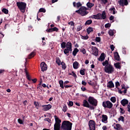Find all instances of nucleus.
I'll use <instances>...</instances> for the list:
<instances>
[{"label": "nucleus", "mask_w": 130, "mask_h": 130, "mask_svg": "<svg viewBox=\"0 0 130 130\" xmlns=\"http://www.w3.org/2000/svg\"><path fill=\"white\" fill-rule=\"evenodd\" d=\"M107 87L108 88H114V84L113 83V82L112 81H110L108 83Z\"/></svg>", "instance_id": "nucleus-21"}, {"label": "nucleus", "mask_w": 130, "mask_h": 130, "mask_svg": "<svg viewBox=\"0 0 130 130\" xmlns=\"http://www.w3.org/2000/svg\"><path fill=\"white\" fill-rule=\"evenodd\" d=\"M23 104L24 106H26L27 104H28V101L25 100V101H23Z\"/></svg>", "instance_id": "nucleus-61"}, {"label": "nucleus", "mask_w": 130, "mask_h": 130, "mask_svg": "<svg viewBox=\"0 0 130 130\" xmlns=\"http://www.w3.org/2000/svg\"><path fill=\"white\" fill-rule=\"evenodd\" d=\"M109 34L110 36H113L114 35V32H113V30H110L109 31Z\"/></svg>", "instance_id": "nucleus-54"}, {"label": "nucleus", "mask_w": 130, "mask_h": 130, "mask_svg": "<svg viewBox=\"0 0 130 130\" xmlns=\"http://www.w3.org/2000/svg\"><path fill=\"white\" fill-rule=\"evenodd\" d=\"M120 113L121 114H124V113H125V111H124V109H123V108H120Z\"/></svg>", "instance_id": "nucleus-53"}, {"label": "nucleus", "mask_w": 130, "mask_h": 130, "mask_svg": "<svg viewBox=\"0 0 130 130\" xmlns=\"http://www.w3.org/2000/svg\"><path fill=\"white\" fill-rule=\"evenodd\" d=\"M73 7H74V8H80V7H82V4L81 2H78L77 3H76V2H73Z\"/></svg>", "instance_id": "nucleus-23"}, {"label": "nucleus", "mask_w": 130, "mask_h": 130, "mask_svg": "<svg viewBox=\"0 0 130 130\" xmlns=\"http://www.w3.org/2000/svg\"><path fill=\"white\" fill-rule=\"evenodd\" d=\"M121 104L122 105V106H125V105L128 104V101L125 99H124L121 101Z\"/></svg>", "instance_id": "nucleus-19"}, {"label": "nucleus", "mask_w": 130, "mask_h": 130, "mask_svg": "<svg viewBox=\"0 0 130 130\" xmlns=\"http://www.w3.org/2000/svg\"><path fill=\"white\" fill-rule=\"evenodd\" d=\"M88 102L89 103L90 105H92V106H97L98 105V101L93 96H89Z\"/></svg>", "instance_id": "nucleus-6"}, {"label": "nucleus", "mask_w": 130, "mask_h": 130, "mask_svg": "<svg viewBox=\"0 0 130 130\" xmlns=\"http://www.w3.org/2000/svg\"><path fill=\"white\" fill-rule=\"evenodd\" d=\"M46 10H45V9L43 8H42L39 9L38 14H39V13H46Z\"/></svg>", "instance_id": "nucleus-35"}, {"label": "nucleus", "mask_w": 130, "mask_h": 130, "mask_svg": "<svg viewBox=\"0 0 130 130\" xmlns=\"http://www.w3.org/2000/svg\"><path fill=\"white\" fill-rule=\"evenodd\" d=\"M119 86H120V83H119V82L117 81L115 82V87L117 89H118V90H119V88L118 87Z\"/></svg>", "instance_id": "nucleus-48"}, {"label": "nucleus", "mask_w": 130, "mask_h": 130, "mask_svg": "<svg viewBox=\"0 0 130 130\" xmlns=\"http://www.w3.org/2000/svg\"><path fill=\"white\" fill-rule=\"evenodd\" d=\"M42 72H45L47 70V64L45 62H42L40 64Z\"/></svg>", "instance_id": "nucleus-11"}, {"label": "nucleus", "mask_w": 130, "mask_h": 130, "mask_svg": "<svg viewBox=\"0 0 130 130\" xmlns=\"http://www.w3.org/2000/svg\"><path fill=\"white\" fill-rule=\"evenodd\" d=\"M92 20L90 19V20H88L86 21V22L85 23V25H91V24H92Z\"/></svg>", "instance_id": "nucleus-40"}, {"label": "nucleus", "mask_w": 130, "mask_h": 130, "mask_svg": "<svg viewBox=\"0 0 130 130\" xmlns=\"http://www.w3.org/2000/svg\"><path fill=\"white\" fill-rule=\"evenodd\" d=\"M102 106L105 109H106V108H108V109H111V108L113 107V104L109 101H105L103 102Z\"/></svg>", "instance_id": "nucleus-3"}, {"label": "nucleus", "mask_w": 130, "mask_h": 130, "mask_svg": "<svg viewBox=\"0 0 130 130\" xmlns=\"http://www.w3.org/2000/svg\"><path fill=\"white\" fill-rule=\"evenodd\" d=\"M85 72H86V69H81L80 71V74L81 75V76H84L85 75Z\"/></svg>", "instance_id": "nucleus-37"}, {"label": "nucleus", "mask_w": 130, "mask_h": 130, "mask_svg": "<svg viewBox=\"0 0 130 130\" xmlns=\"http://www.w3.org/2000/svg\"><path fill=\"white\" fill-rule=\"evenodd\" d=\"M70 76H73V77H74L75 79H77V74H76V73H75V72L72 71V73H69Z\"/></svg>", "instance_id": "nucleus-42"}, {"label": "nucleus", "mask_w": 130, "mask_h": 130, "mask_svg": "<svg viewBox=\"0 0 130 130\" xmlns=\"http://www.w3.org/2000/svg\"><path fill=\"white\" fill-rule=\"evenodd\" d=\"M61 61H60V59L59 58V57H56V63H57V64H58V66H60L61 64Z\"/></svg>", "instance_id": "nucleus-34"}, {"label": "nucleus", "mask_w": 130, "mask_h": 130, "mask_svg": "<svg viewBox=\"0 0 130 130\" xmlns=\"http://www.w3.org/2000/svg\"><path fill=\"white\" fill-rule=\"evenodd\" d=\"M86 6L87 7H88L89 9H91L92 7H94V4L91 3L90 2H88L86 4Z\"/></svg>", "instance_id": "nucleus-30"}, {"label": "nucleus", "mask_w": 130, "mask_h": 130, "mask_svg": "<svg viewBox=\"0 0 130 130\" xmlns=\"http://www.w3.org/2000/svg\"><path fill=\"white\" fill-rule=\"evenodd\" d=\"M67 47V43L64 42H63L61 43V48L62 49H64Z\"/></svg>", "instance_id": "nucleus-31"}, {"label": "nucleus", "mask_w": 130, "mask_h": 130, "mask_svg": "<svg viewBox=\"0 0 130 130\" xmlns=\"http://www.w3.org/2000/svg\"><path fill=\"white\" fill-rule=\"evenodd\" d=\"M52 29H53V32H54V31H55L56 32H57L58 31V28H57V27H54L52 28Z\"/></svg>", "instance_id": "nucleus-60"}, {"label": "nucleus", "mask_w": 130, "mask_h": 130, "mask_svg": "<svg viewBox=\"0 0 130 130\" xmlns=\"http://www.w3.org/2000/svg\"><path fill=\"white\" fill-rule=\"evenodd\" d=\"M61 65L62 66V70H66V69H67V64H66V63L64 62H61Z\"/></svg>", "instance_id": "nucleus-39"}, {"label": "nucleus", "mask_w": 130, "mask_h": 130, "mask_svg": "<svg viewBox=\"0 0 130 130\" xmlns=\"http://www.w3.org/2000/svg\"><path fill=\"white\" fill-rule=\"evenodd\" d=\"M95 41L96 42H100V41H101V38L96 37L95 38Z\"/></svg>", "instance_id": "nucleus-55"}, {"label": "nucleus", "mask_w": 130, "mask_h": 130, "mask_svg": "<svg viewBox=\"0 0 130 130\" xmlns=\"http://www.w3.org/2000/svg\"><path fill=\"white\" fill-rule=\"evenodd\" d=\"M86 32L88 34H90V32H93V28L91 27H88V28L86 29Z\"/></svg>", "instance_id": "nucleus-33"}, {"label": "nucleus", "mask_w": 130, "mask_h": 130, "mask_svg": "<svg viewBox=\"0 0 130 130\" xmlns=\"http://www.w3.org/2000/svg\"><path fill=\"white\" fill-rule=\"evenodd\" d=\"M17 121H18V123H19L20 124H24V122L23 121V120H22L21 119H18L17 120Z\"/></svg>", "instance_id": "nucleus-52"}, {"label": "nucleus", "mask_w": 130, "mask_h": 130, "mask_svg": "<svg viewBox=\"0 0 130 130\" xmlns=\"http://www.w3.org/2000/svg\"><path fill=\"white\" fill-rule=\"evenodd\" d=\"M59 84L60 88H62V89H63V88H64V86H63V81L60 80L59 81Z\"/></svg>", "instance_id": "nucleus-43"}, {"label": "nucleus", "mask_w": 130, "mask_h": 130, "mask_svg": "<svg viewBox=\"0 0 130 130\" xmlns=\"http://www.w3.org/2000/svg\"><path fill=\"white\" fill-rule=\"evenodd\" d=\"M69 106L72 107L73 106V105H74V103L73 102V101H69V103L68 104Z\"/></svg>", "instance_id": "nucleus-58"}, {"label": "nucleus", "mask_w": 130, "mask_h": 130, "mask_svg": "<svg viewBox=\"0 0 130 130\" xmlns=\"http://www.w3.org/2000/svg\"><path fill=\"white\" fill-rule=\"evenodd\" d=\"M114 66L116 69H118L119 70H120V69H121V66H120V63H119V62L115 63L114 64Z\"/></svg>", "instance_id": "nucleus-28"}, {"label": "nucleus", "mask_w": 130, "mask_h": 130, "mask_svg": "<svg viewBox=\"0 0 130 130\" xmlns=\"http://www.w3.org/2000/svg\"><path fill=\"white\" fill-rule=\"evenodd\" d=\"M25 73L26 76V78L28 81H32L34 84H35L36 82H37V79L35 78L34 79H31V77H30V75H29V74L28 73V71H27V70L25 69Z\"/></svg>", "instance_id": "nucleus-10"}, {"label": "nucleus", "mask_w": 130, "mask_h": 130, "mask_svg": "<svg viewBox=\"0 0 130 130\" xmlns=\"http://www.w3.org/2000/svg\"><path fill=\"white\" fill-rule=\"evenodd\" d=\"M62 110L63 111V112H67L68 111V107H67V105L64 104L63 105Z\"/></svg>", "instance_id": "nucleus-41"}, {"label": "nucleus", "mask_w": 130, "mask_h": 130, "mask_svg": "<svg viewBox=\"0 0 130 130\" xmlns=\"http://www.w3.org/2000/svg\"><path fill=\"white\" fill-rule=\"evenodd\" d=\"M114 48H115V47L113 45H110V49L112 50V51H113L114 50Z\"/></svg>", "instance_id": "nucleus-57"}, {"label": "nucleus", "mask_w": 130, "mask_h": 130, "mask_svg": "<svg viewBox=\"0 0 130 130\" xmlns=\"http://www.w3.org/2000/svg\"><path fill=\"white\" fill-rule=\"evenodd\" d=\"M73 87V85H67L66 84H64V87L65 88H72Z\"/></svg>", "instance_id": "nucleus-62"}, {"label": "nucleus", "mask_w": 130, "mask_h": 130, "mask_svg": "<svg viewBox=\"0 0 130 130\" xmlns=\"http://www.w3.org/2000/svg\"><path fill=\"white\" fill-rule=\"evenodd\" d=\"M101 3L102 4L106 5L108 3V0H101Z\"/></svg>", "instance_id": "nucleus-50"}, {"label": "nucleus", "mask_w": 130, "mask_h": 130, "mask_svg": "<svg viewBox=\"0 0 130 130\" xmlns=\"http://www.w3.org/2000/svg\"><path fill=\"white\" fill-rule=\"evenodd\" d=\"M42 107L44 111H48L50 109H51L52 106L50 104L42 105Z\"/></svg>", "instance_id": "nucleus-12"}, {"label": "nucleus", "mask_w": 130, "mask_h": 130, "mask_svg": "<svg viewBox=\"0 0 130 130\" xmlns=\"http://www.w3.org/2000/svg\"><path fill=\"white\" fill-rule=\"evenodd\" d=\"M88 125L90 130H96V126H95V121L93 120H89Z\"/></svg>", "instance_id": "nucleus-8"}, {"label": "nucleus", "mask_w": 130, "mask_h": 130, "mask_svg": "<svg viewBox=\"0 0 130 130\" xmlns=\"http://www.w3.org/2000/svg\"><path fill=\"white\" fill-rule=\"evenodd\" d=\"M88 102V101L86 100H84L83 101V105L82 106L84 107H87V108H90V104Z\"/></svg>", "instance_id": "nucleus-15"}, {"label": "nucleus", "mask_w": 130, "mask_h": 130, "mask_svg": "<svg viewBox=\"0 0 130 130\" xmlns=\"http://www.w3.org/2000/svg\"><path fill=\"white\" fill-rule=\"evenodd\" d=\"M114 128L116 130H122V127L120 124H116V126L114 127Z\"/></svg>", "instance_id": "nucleus-24"}, {"label": "nucleus", "mask_w": 130, "mask_h": 130, "mask_svg": "<svg viewBox=\"0 0 130 130\" xmlns=\"http://www.w3.org/2000/svg\"><path fill=\"white\" fill-rule=\"evenodd\" d=\"M104 59H105V54L104 53H102L98 58V60L99 61H103Z\"/></svg>", "instance_id": "nucleus-20"}, {"label": "nucleus", "mask_w": 130, "mask_h": 130, "mask_svg": "<svg viewBox=\"0 0 130 130\" xmlns=\"http://www.w3.org/2000/svg\"><path fill=\"white\" fill-rule=\"evenodd\" d=\"M119 4L120 6H127L128 5V2H127V0H120L119 1Z\"/></svg>", "instance_id": "nucleus-13"}, {"label": "nucleus", "mask_w": 130, "mask_h": 130, "mask_svg": "<svg viewBox=\"0 0 130 130\" xmlns=\"http://www.w3.org/2000/svg\"><path fill=\"white\" fill-rule=\"evenodd\" d=\"M82 29H83V26H82V25L78 26L77 28V32L81 31V30H82Z\"/></svg>", "instance_id": "nucleus-49"}, {"label": "nucleus", "mask_w": 130, "mask_h": 130, "mask_svg": "<svg viewBox=\"0 0 130 130\" xmlns=\"http://www.w3.org/2000/svg\"><path fill=\"white\" fill-rule=\"evenodd\" d=\"M111 26V24L109 23H107L105 25V28H109Z\"/></svg>", "instance_id": "nucleus-56"}, {"label": "nucleus", "mask_w": 130, "mask_h": 130, "mask_svg": "<svg viewBox=\"0 0 130 130\" xmlns=\"http://www.w3.org/2000/svg\"><path fill=\"white\" fill-rule=\"evenodd\" d=\"M46 31H47V32H53V29H52V28H49V29H46Z\"/></svg>", "instance_id": "nucleus-63"}, {"label": "nucleus", "mask_w": 130, "mask_h": 130, "mask_svg": "<svg viewBox=\"0 0 130 130\" xmlns=\"http://www.w3.org/2000/svg\"><path fill=\"white\" fill-rule=\"evenodd\" d=\"M104 71L107 74H112L114 72V68L111 64H109L105 67Z\"/></svg>", "instance_id": "nucleus-5"}, {"label": "nucleus", "mask_w": 130, "mask_h": 130, "mask_svg": "<svg viewBox=\"0 0 130 130\" xmlns=\"http://www.w3.org/2000/svg\"><path fill=\"white\" fill-rule=\"evenodd\" d=\"M70 51H72V50H69V49H67L66 48V49H64L63 53H64V54L67 55V56H68L69 53H70Z\"/></svg>", "instance_id": "nucleus-27"}, {"label": "nucleus", "mask_w": 130, "mask_h": 130, "mask_svg": "<svg viewBox=\"0 0 130 130\" xmlns=\"http://www.w3.org/2000/svg\"><path fill=\"white\" fill-rule=\"evenodd\" d=\"M92 19H95V20H101V14L98 13L96 15H93V16H91Z\"/></svg>", "instance_id": "nucleus-16"}, {"label": "nucleus", "mask_w": 130, "mask_h": 130, "mask_svg": "<svg viewBox=\"0 0 130 130\" xmlns=\"http://www.w3.org/2000/svg\"><path fill=\"white\" fill-rule=\"evenodd\" d=\"M118 121H120V120H121L122 122H124V117L122 116H120V117L118 118Z\"/></svg>", "instance_id": "nucleus-46"}, {"label": "nucleus", "mask_w": 130, "mask_h": 130, "mask_svg": "<svg viewBox=\"0 0 130 130\" xmlns=\"http://www.w3.org/2000/svg\"><path fill=\"white\" fill-rule=\"evenodd\" d=\"M66 48H67V49H69V50H71L72 51H73V49L72 48V43L71 42H67V43L66 44Z\"/></svg>", "instance_id": "nucleus-18"}, {"label": "nucleus", "mask_w": 130, "mask_h": 130, "mask_svg": "<svg viewBox=\"0 0 130 130\" xmlns=\"http://www.w3.org/2000/svg\"><path fill=\"white\" fill-rule=\"evenodd\" d=\"M91 49L92 50V54L94 55L95 56H98V54L99 53V50H98V48L94 46L91 47Z\"/></svg>", "instance_id": "nucleus-9"}, {"label": "nucleus", "mask_w": 130, "mask_h": 130, "mask_svg": "<svg viewBox=\"0 0 130 130\" xmlns=\"http://www.w3.org/2000/svg\"><path fill=\"white\" fill-rule=\"evenodd\" d=\"M79 62L78 61H75L73 63V68L75 69V70H77L79 67Z\"/></svg>", "instance_id": "nucleus-26"}, {"label": "nucleus", "mask_w": 130, "mask_h": 130, "mask_svg": "<svg viewBox=\"0 0 130 130\" xmlns=\"http://www.w3.org/2000/svg\"><path fill=\"white\" fill-rule=\"evenodd\" d=\"M114 59L115 60H117L118 61H119L120 57L119 56V54H118V52H115L114 53Z\"/></svg>", "instance_id": "nucleus-17"}, {"label": "nucleus", "mask_w": 130, "mask_h": 130, "mask_svg": "<svg viewBox=\"0 0 130 130\" xmlns=\"http://www.w3.org/2000/svg\"><path fill=\"white\" fill-rule=\"evenodd\" d=\"M88 8L82 6L78 10H76L75 13H77L79 15H81L83 16H86L89 14V12L87 11Z\"/></svg>", "instance_id": "nucleus-2"}, {"label": "nucleus", "mask_w": 130, "mask_h": 130, "mask_svg": "<svg viewBox=\"0 0 130 130\" xmlns=\"http://www.w3.org/2000/svg\"><path fill=\"white\" fill-rule=\"evenodd\" d=\"M16 5L22 13H25V9H26V6H27L26 3L24 2H17Z\"/></svg>", "instance_id": "nucleus-4"}, {"label": "nucleus", "mask_w": 130, "mask_h": 130, "mask_svg": "<svg viewBox=\"0 0 130 130\" xmlns=\"http://www.w3.org/2000/svg\"><path fill=\"white\" fill-rule=\"evenodd\" d=\"M80 52H82L83 54H86L87 51H86V49L82 48L80 50Z\"/></svg>", "instance_id": "nucleus-51"}, {"label": "nucleus", "mask_w": 130, "mask_h": 130, "mask_svg": "<svg viewBox=\"0 0 130 130\" xmlns=\"http://www.w3.org/2000/svg\"><path fill=\"white\" fill-rule=\"evenodd\" d=\"M69 25H71V26H75V23L74 21H70L68 23Z\"/></svg>", "instance_id": "nucleus-59"}, {"label": "nucleus", "mask_w": 130, "mask_h": 130, "mask_svg": "<svg viewBox=\"0 0 130 130\" xmlns=\"http://www.w3.org/2000/svg\"><path fill=\"white\" fill-rule=\"evenodd\" d=\"M106 19V13L105 11H103L101 14V20H105Z\"/></svg>", "instance_id": "nucleus-25"}, {"label": "nucleus", "mask_w": 130, "mask_h": 130, "mask_svg": "<svg viewBox=\"0 0 130 130\" xmlns=\"http://www.w3.org/2000/svg\"><path fill=\"white\" fill-rule=\"evenodd\" d=\"M109 11H110L111 12H113V15H115L116 14V12H115V11H116L115 8L114 7H113L109 9Z\"/></svg>", "instance_id": "nucleus-32"}, {"label": "nucleus", "mask_w": 130, "mask_h": 130, "mask_svg": "<svg viewBox=\"0 0 130 130\" xmlns=\"http://www.w3.org/2000/svg\"><path fill=\"white\" fill-rule=\"evenodd\" d=\"M73 123L69 121H63L62 122L61 127L62 129L64 130H72V126Z\"/></svg>", "instance_id": "nucleus-1"}, {"label": "nucleus", "mask_w": 130, "mask_h": 130, "mask_svg": "<svg viewBox=\"0 0 130 130\" xmlns=\"http://www.w3.org/2000/svg\"><path fill=\"white\" fill-rule=\"evenodd\" d=\"M127 108L128 109V112H130V103H129V105L127 106Z\"/></svg>", "instance_id": "nucleus-64"}, {"label": "nucleus", "mask_w": 130, "mask_h": 130, "mask_svg": "<svg viewBox=\"0 0 130 130\" xmlns=\"http://www.w3.org/2000/svg\"><path fill=\"white\" fill-rule=\"evenodd\" d=\"M110 101L113 103H115L116 102V98L115 96H113L110 98Z\"/></svg>", "instance_id": "nucleus-38"}, {"label": "nucleus", "mask_w": 130, "mask_h": 130, "mask_svg": "<svg viewBox=\"0 0 130 130\" xmlns=\"http://www.w3.org/2000/svg\"><path fill=\"white\" fill-rule=\"evenodd\" d=\"M3 13H4V14H9V10L6 8H3L2 10Z\"/></svg>", "instance_id": "nucleus-47"}, {"label": "nucleus", "mask_w": 130, "mask_h": 130, "mask_svg": "<svg viewBox=\"0 0 130 130\" xmlns=\"http://www.w3.org/2000/svg\"><path fill=\"white\" fill-rule=\"evenodd\" d=\"M81 39H83V40H87V39H89V36L87 35L85 36H81Z\"/></svg>", "instance_id": "nucleus-45"}, {"label": "nucleus", "mask_w": 130, "mask_h": 130, "mask_svg": "<svg viewBox=\"0 0 130 130\" xmlns=\"http://www.w3.org/2000/svg\"><path fill=\"white\" fill-rule=\"evenodd\" d=\"M54 118L55 124H54V129L60 127V122H61V120H60L56 115L54 116Z\"/></svg>", "instance_id": "nucleus-7"}, {"label": "nucleus", "mask_w": 130, "mask_h": 130, "mask_svg": "<svg viewBox=\"0 0 130 130\" xmlns=\"http://www.w3.org/2000/svg\"><path fill=\"white\" fill-rule=\"evenodd\" d=\"M35 55H36V52L35 51H33L28 55V58H29V59H31V58H32V57H34Z\"/></svg>", "instance_id": "nucleus-22"}, {"label": "nucleus", "mask_w": 130, "mask_h": 130, "mask_svg": "<svg viewBox=\"0 0 130 130\" xmlns=\"http://www.w3.org/2000/svg\"><path fill=\"white\" fill-rule=\"evenodd\" d=\"M102 64L104 67H106V66H109V62H108V60H106L105 61L102 63Z\"/></svg>", "instance_id": "nucleus-44"}, {"label": "nucleus", "mask_w": 130, "mask_h": 130, "mask_svg": "<svg viewBox=\"0 0 130 130\" xmlns=\"http://www.w3.org/2000/svg\"><path fill=\"white\" fill-rule=\"evenodd\" d=\"M79 51V49L78 48H75L74 50H73V55L74 56H76V55H77V53H78Z\"/></svg>", "instance_id": "nucleus-29"}, {"label": "nucleus", "mask_w": 130, "mask_h": 130, "mask_svg": "<svg viewBox=\"0 0 130 130\" xmlns=\"http://www.w3.org/2000/svg\"><path fill=\"white\" fill-rule=\"evenodd\" d=\"M108 119V117L107 115L103 114L102 116V121L104 122V123H107L108 121L107 120Z\"/></svg>", "instance_id": "nucleus-14"}, {"label": "nucleus", "mask_w": 130, "mask_h": 130, "mask_svg": "<svg viewBox=\"0 0 130 130\" xmlns=\"http://www.w3.org/2000/svg\"><path fill=\"white\" fill-rule=\"evenodd\" d=\"M34 105L37 109H39V103H38V102L35 101L34 102Z\"/></svg>", "instance_id": "nucleus-36"}]
</instances>
